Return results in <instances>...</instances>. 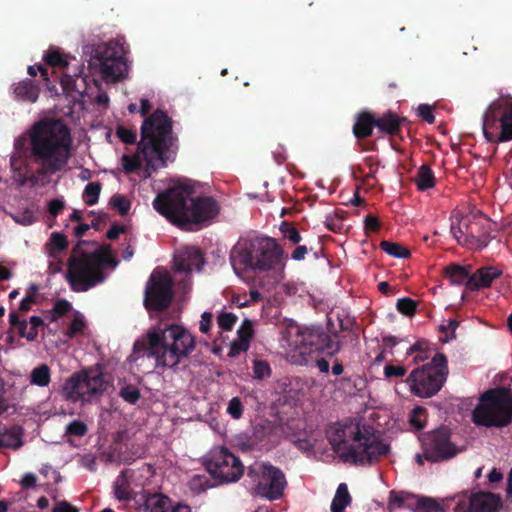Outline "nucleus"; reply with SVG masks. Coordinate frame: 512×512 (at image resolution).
<instances>
[{
	"label": "nucleus",
	"mask_w": 512,
	"mask_h": 512,
	"mask_svg": "<svg viewBox=\"0 0 512 512\" xmlns=\"http://www.w3.org/2000/svg\"><path fill=\"white\" fill-rule=\"evenodd\" d=\"M178 138L173 134V122L168 114L156 109L145 118L141 125V139L137 144L134 155H123L122 165L126 174L140 169L141 157L146 162L147 169L155 171L158 167H166L169 161H174L178 150Z\"/></svg>",
	"instance_id": "nucleus-1"
},
{
	"label": "nucleus",
	"mask_w": 512,
	"mask_h": 512,
	"mask_svg": "<svg viewBox=\"0 0 512 512\" xmlns=\"http://www.w3.org/2000/svg\"><path fill=\"white\" fill-rule=\"evenodd\" d=\"M29 138L32 160L40 167L28 180L36 185L40 176L56 174L67 166L72 137L70 128L62 119L43 118L33 124Z\"/></svg>",
	"instance_id": "nucleus-2"
},
{
	"label": "nucleus",
	"mask_w": 512,
	"mask_h": 512,
	"mask_svg": "<svg viewBox=\"0 0 512 512\" xmlns=\"http://www.w3.org/2000/svg\"><path fill=\"white\" fill-rule=\"evenodd\" d=\"M195 347L196 339L186 328L167 324L150 329L144 339L137 340L130 358L136 361L146 356L155 359L157 368L175 369Z\"/></svg>",
	"instance_id": "nucleus-3"
},
{
	"label": "nucleus",
	"mask_w": 512,
	"mask_h": 512,
	"mask_svg": "<svg viewBox=\"0 0 512 512\" xmlns=\"http://www.w3.org/2000/svg\"><path fill=\"white\" fill-rule=\"evenodd\" d=\"M192 189L178 185L158 194L154 209L177 226L186 230L199 229L209 224L219 213V205L209 196L191 197Z\"/></svg>",
	"instance_id": "nucleus-4"
},
{
	"label": "nucleus",
	"mask_w": 512,
	"mask_h": 512,
	"mask_svg": "<svg viewBox=\"0 0 512 512\" xmlns=\"http://www.w3.org/2000/svg\"><path fill=\"white\" fill-rule=\"evenodd\" d=\"M328 440L343 462L354 465L373 464L389 452L372 427L353 421L339 425Z\"/></svg>",
	"instance_id": "nucleus-5"
},
{
	"label": "nucleus",
	"mask_w": 512,
	"mask_h": 512,
	"mask_svg": "<svg viewBox=\"0 0 512 512\" xmlns=\"http://www.w3.org/2000/svg\"><path fill=\"white\" fill-rule=\"evenodd\" d=\"M230 260L235 272L247 269L282 272L286 266L283 248L276 239L268 236L256 237L245 246L234 248Z\"/></svg>",
	"instance_id": "nucleus-6"
},
{
	"label": "nucleus",
	"mask_w": 512,
	"mask_h": 512,
	"mask_svg": "<svg viewBox=\"0 0 512 512\" xmlns=\"http://www.w3.org/2000/svg\"><path fill=\"white\" fill-rule=\"evenodd\" d=\"M85 243L83 240L78 241L67 261L68 270L65 278L74 292L88 291L103 282V268L111 262L109 247H106L105 251L82 252L81 246Z\"/></svg>",
	"instance_id": "nucleus-7"
},
{
	"label": "nucleus",
	"mask_w": 512,
	"mask_h": 512,
	"mask_svg": "<svg viewBox=\"0 0 512 512\" xmlns=\"http://www.w3.org/2000/svg\"><path fill=\"white\" fill-rule=\"evenodd\" d=\"M472 421L486 428L508 427L512 423L511 384L484 391L472 411Z\"/></svg>",
	"instance_id": "nucleus-8"
},
{
	"label": "nucleus",
	"mask_w": 512,
	"mask_h": 512,
	"mask_svg": "<svg viewBox=\"0 0 512 512\" xmlns=\"http://www.w3.org/2000/svg\"><path fill=\"white\" fill-rule=\"evenodd\" d=\"M448 373L446 355L436 352L430 362L413 369L406 382L415 396L431 398L441 390L447 380Z\"/></svg>",
	"instance_id": "nucleus-9"
},
{
	"label": "nucleus",
	"mask_w": 512,
	"mask_h": 512,
	"mask_svg": "<svg viewBox=\"0 0 512 512\" xmlns=\"http://www.w3.org/2000/svg\"><path fill=\"white\" fill-rule=\"evenodd\" d=\"M496 224L482 214H473L451 224L450 231L457 242L469 249L482 250L495 237Z\"/></svg>",
	"instance_id": "nucleus-10"
},
{
	"label": "nucleus",
	"mask_w": 512,
	"mask_h": 512,
	"mask_svg": "<svg viewBox=\"0 0 512 512\" xmlns=\"http://www.w3.org/2000/svg\"><path fill=\"white\" fill-rule=\"evenodd\" d=\"M253 494L274 501L282 498L287 481L283 471L268 462H255L247 468Z\"/></svg>",
	"instance_id": "nucleus-11"
},
{
	"label": "nucleus",
	"mask_w": 512,
	"mask_h": 512,
	"mask_svg": "<svg viewBox=\"0 0 512 512\" xmlns=\"http://www.w3.org/2000/svg\"><path fill=\"white\" fill-rule=\"evenodd\" d=\"M482 131L491 143L512 140V104L504 106L501 101L492 102L483 115Z\"/></svg>",
	"instance_id": "nucleus-12"
},
{
	"label": "nucleus",
	"mask_w": 512,
	"mask_h": 512,
	"mask_svg": "<svg viewBox=\"0 0 512 512\" xmlns=\"http://www.w3.org/2000/svg\"><path fill=\"white\" fill-rule=\"evenodd\" d=\"M209 474L223 483L238 481L244 473V465L239 457L226 447H214L205 459Z\"/></svg>",
	"instance_id": "nucleus-13"
},
{
	"label": "nucleus",
	"mask_w": 512,
	"mask_h": 512,
	"mask_svg": "<svg viewBox=\"0 0 512 512\" xmlns=\"http://www.w3.org/2000/svg\"><path fill=\"white\" fill-rule=\"evenodd\" d=\"M94 58L99 62L100 73L106 82L114 83L125 78L127 73L125 52L117 41L97 45Z\"/></svg>",
	"instance_id": "nucleus-14"
},
{
	"label": "nucleus",
	"mask_w": 512,
	"mask_h": 512,
	"mask_svg": "<svg viewBox=\"0 0 512 512\" xmlns=\"http://www.w3.org/2000/svg\"><path fill=\"white\" fill-rule=\"evenodd\" d=\"M173 285L174 281L168 272L155 269L145 287V308L156 312L166 310L174 298Z\"/></svg>",
	"instance_id": "nucleus-15"
},
{
	"label": "nucleus",
	"mask_w": 512,
	"mask_h": 512,
	"mask_svg": "<svg viewBox=\"0 0 512 512\" xmlns=\"http://www.w3.org/2000/svg\"><path fill=\"white\" fill-rule=\"evenodd\" d=\"M420 440L424 459L431 463L447 461L460 452L451 441V432L447 427H439L424 433Z\"/></svg>",
	"instance_id": "nucleus-16"
},
{
	"label": "nucleus",
	"mask_w": 512,
	"mask_h": 512,
	"mask_svg": "<svg viewBox=\"0 0 512 512\" xmlns=\"http://www.w3.org/2000/svg\"><path fill=\"white\" fill-rule=\"evenodd\" d=\"M298 336L302 346L301 354L316 352L333 357L342 349V342L336 340L338 336L335 334L332 337L321 326L305 327L299 331Z\"/></svg>",
	"instance_id": "nucleus-17"
},
{
	"label": "nucleus",
	"mask_w": 512,
	"mask_h": 512,
	"mask_svg": "<svg viewBox=\"0 0 512 512\" xmlns=\"http://www.w3.org/2000/svg\"><path fill=\"white\" fill-rule=\"evenodd\" d=\"M8 318L10 330L16 332L19 337L25 338L28 342L36 341L39 331H43L46 327V323L41 317L33 315L27 321L15 310L10 311Z\"/></svg>",
	"instance_id": "nucleus-18"
},
{
	"label": "nucleus",
	"mask_w": 512,
	"mask_h": 512,
	"mask_svg": "<svg viewBox=\"0 0 512 512\" xmlns=\"http://www.w3.org/2000/svg\"><path fill=\"white\" fill-rule=\"evenodd\" d=\"M177 272L190 273L193 270L200 271L204 265L203 254L198 248L187 247L174 259Z\"/></svg>",
	"instance_id": "nucleus-19"
},
{
	"label": "nucleus",
	"mask_w": 512,
	"mask_h": 512,
	"mask_svg": "<svg viewBox=\"0 0 512 512\" xmlns=\"http://www.w3.org/2000/svg\"><path fill=\"white\" fill-rule=\"evenodd\" d=\"M82 379L83 385L86 395V401L90 400L93 397L101 396L108 387V381L105 378V375L94 369L83 370Z\"/></svg>",
	"instance_id": "nucleus-20"
},
{
	"label": "nucleus",
	"mask_w": 512,
	"mask_h": 512,
	"mask_svg": "<svg viewBox=\"0 0 512 512\" xmlns=\"http://www.w3.org/2000/svg\"><path fill=\"white\" fill-rule=\"evenodd\" d=\"M502 506L500 496L491 492L474 494L467 512H498Z\"/></svg>",
	"instance_id": "nucleus-21"
},
{
	"label": "nucleus",
	"mask_w": 512,
	"mask_h": 512,
	"mask_svg": "<svg viewBox=\"0 0 512 512\" xmlns=\"http://www.w3.org/2000/svg\"><path fill=\"white\" fill-rule=\"evenodd\" d=\"M502 275V270L496 266H484L478 268L470 279V291H479L489 288L495 279Z\"/></svg>",
	"instance_id": "nucleus-22"
},
{
	"label": "nucleus",
	"mask_w": 512,
	"mask_h": 512,
	"mask_svg": "<svg viewBox=\"0 0 512 512\" xmlns=\"http://www.w3.org/2000/svg\"><path fill=\"white\" fill-rule=\"evenodd\" d=\"M62 393L64 398L68 401L78 402L86 401V395L83 385L82 373H75L66 379Z\"/></svg>",
	"instance_id": "nucleus-23"
},
{
	"label": "nucleus",
	"mask_w": 512,
	"mask_h": 512,
	"mask_svg": "<svg viewBox=\"0 0 512 512\" xmlns=\"http://www.w3.org/2000/svg\"><path fill=\"white\" fill-rule=\"evenodd\" d=\"M404 121H406L405 118L389 110L380 116H376V128L381 133L396 136L400 133Z\"/></svg>",
	"instance_id": "nucleus-24"
},
{
	"label": "nucleus",
	"mask_w": 512,
	"mask_h": 512,
	"mask_svg": "<svg viewBox=\"0 0 512 512\" xmlns=\"http://www.w3.org/2000/svg\"><path fill=\"white\" fill-rule=\"evenodd\" d=\"M376 115L369 111L360 112L353 125V134L356 139L362 140L372 135L376 128Z\"/></svg>",
	"instance_id": "nucleus-25"
},
{
	"label": "nucleus",
	"mask_w": 512,
	"mask_h": 512,
	"mask_svg": "<svg viewBox=\"0 0 512 512\" xmlns=\"http://www.w3.org/2000/svg\"><path fill=\"white\" fill-rule=\"evenodd\" d=\"M39 87L31 80L24 79L13 87V94L17 101L34 103L39 97Z\"/></svg>",
	"instance_id": "nucleus-26"
},
{
	"label": "nucleus",
	"mask_w": 512,
	"mask_h": 512,
	"mask_svg": "<svg viewBox=\"0 0 512 512\" xmlns=\"http://www.w3.org/2000/svg\"><path fill=\"white\" fill-rule=\"evenodd\" d=\"M142 509L144 512H169L171 499L162 493L145 494Z\"/></svg>",
	"instance_id": "nucleus-27"
},
{
	"label": "nucleus",
	"mask_w": 512,
	"mask_h": 512,
	"mask_svg": "<svg viewBox=\"0 0 512 512\" xmlns=\"http://www.w3.org/2000/svg\"><path fill=\"white\" fill-rule=\"evenodd\" d=\"M237 342H234L231 346L233 353L246 352L250 347V341L254 335L253 322L250 319H244L238 331Z\"/></svg>",
	"instance_id": "nucleus-28"
},
{
	"label": "nucleus",
	"mask_w": 512,
	"mask_h": 512,
	"mask_svg": "<svg viewBox=\"0 0 512 512\" xmlns=\"http://www.w3.org/2000/svg\"><path fill=\"white\" fill-rule=\"evenodd\" d=\"M470 266H461L459 264H451L445 269V276L454 285L464 284L466 289L470 290Z\"/></svg>",
	"instance_id": "nucleus-29"
},
{
	"label": "nucleus",
	"mask_w": 512,
	"mask_h": 512,
	"mask_svg": "<svg viewBox=\"0 0 512 512\" xmlns=\"http://www.w3.org/2000/svg\"><path fill=\"white\" fill-rule=\"evenodd\" d=\"M23 434L24 429L21 426L14 425L10 428L3 429V448H9L13 450H17L23 446Z\"/></svg>",
	"instance_id": "nucleus-30"
},
{
	"label": "nucleus",
	"mask_w": 512,
	"mask_h": 512,
	"mask_svg": "<svg viewBox=\"0 0 512 512\" xmlns=\"http://www.w3.org/2000/svg\"><path fill=\"white\" fill-rule=\"evenodd\" d=\"M68 248L67 237L63 233L53 232L45 244V251L51 258L58 259L60 254Z\"/></svg>",
	"instance_id": "nucleus-31"
},
{
	"label": "nucleus",
	"mask_w": 512,
	"mask_h": 512,
	"mask_svg": "<svg viewBox=\"0 0 512 512\" xmlns=\"http://www.w3.org/2000/svg\"><path fill=\"white\" fill-rule=\"evenodd\" d=\"M350 503L351 496L347 485L345 483L339 484L330 506L331 512H344Z\"/></svg>",
	"instance_id": "nucleus-32"
},
{
	"label": "nucleus",
	"mask_w": 512,
	"mask_h": 512,
	"mask_svg": "<svg viewBox=\"0 0 512 512\" xmlns=\"http://www.w3.org/2000/svg\"><path fill=\"white\" fill-rule=\"evenodd\" d=\"M415 183L417 189L420 191H426L435 186V175L428 165H422L419 167L415 178Z\"/></svg>",
	"instance_id": "nucleus-33"
},
{
	"label": "nucleus",
	"mask_w": 512,
	"mask_h": 512,
	"mask_svg": "<svg viewBox=\"0 0 512 512\" xmlns=\"http://www.w3.org/2000/svg\"><path fill=\"white\" fill-rule=\"evenodd\" d=\"M128 470L122 471L117 477L114 484V494L119 501H130L131 500V489L130 483L127 479Z\"/></svg>",
	"instance_id": "nucleus-34"
},
{
	"label": "nucleus",
	"mask_w": 512,
	"mask_h": 512,
	"mask_svg": "<svg viewBox=\"0 0 512 512\" xmlns=\"http://www.w3.org/2000/svg\"><path fill=\"white\" fill-rule=\"evenodd\" d=\"M416 496L407 493L404 491H394L392 490L389 495V501L387 505V509L389 512H392L395 508H401L403 506L412 507V503H410V500H415Z\"/></svg>",
	"instance_id": "nucleus-35"
},
{
	"label": "nucleus",
	"mask_w": 512,
	"mask_h": 512,
	"mask_svg": "<svg viewBox=\"0 0 512 512\" xmlns=\"http://www.w3.org/2000/svg\"><path fill=\"white\" fill-rule=\"evenodd\" d=\"M51 381V370L47 364H40L30 373V383L39 387H47Z\"/></svg>",
	"instance_id": "nucleus-36"
},
{
	"label": "nucleus",
	"mask_w": 512,
	"mask_h": 512,
	"mask_svg": "<svg viewBox=\"0 0 512 512\" xmlns=\"http://www.w3.org/2000/svg\"><path fill=\"white\" fill-rule=\"evenodd\" d=\"M380 248L390 256L395 258H408L410 251L403 245L392 241H381Z\"/></svg>",
	"instance_id": "nucleus-37"
},
{
	"label": "nucleus",
	"mask_w": 512,
	"mask_h": 512,
	"mask_svg": "<svg viewBox=\"0 0 512 512\" xmlns=\"http://www.w3.org/2000/svg\"><path fill=\"white\" fill-rule=\"evenodd\" d=\"M414 505L418 512H444L441 506L429 497L416 496Z\"/></svg>",
	"instance_id": "nucleus-38"
},
{
	"label": "nucleus",
	"mask_w": 512,
	"mask_h": 512,
	"mask_svg": "<svg viewBox=\"0 0 512 512\" xmlns=\"http://www.w3.org/2000/svg\"><path fill=\"white\" fill-rule=\"evenodd\" d=\"M427 421V410L422 406H416L412 409L409 417V423L416 430H422Z\"/></svg>",
	"instance_id": "nucleus-39"
},
{
	"label": "nucleus",
	"mask_w": 512,
	"mask_h": 512,
	"mask_svg": "<svg viewBox=\"0 0 512 512\" xmlns=\"http://www.w3.org/2000/svg\"><path fill=\"white\" fill-rule=\"evenodd\" d=\"M101 188L100 182L88 183L83 193L84 202L89 206L95 205L98 202Z\"/></svg>",
	"instance_id": "nucleus-40"
},
{
	"label": "nucleus",
	"mask_w": 512,
	"mask_h": 512,
	"mask_svg": "<svg viewBox=\"0 0 512 512\" xmlns=\"http://www.w3.org/2000/svg\"><path fill=\"white\" fill-rule=\"evenodd\" d=\"M72 309V305L66 299H59L55 302L52 310L50 311V322H55L59 318L66 316L70 310Z\"/></svg>",
	"instance_id": "nucleus-41"
},
{
	"label": "nucleus",
	"mask_w": 512,
	"mask_h": 512,
	"mask_svg": "<svg viewBox=\"0 0 512 512\" xmlns=\"http://www.w3.org/2000/svg\"><path fill=\"white\" fill-rule=\"evenodd\" d=\"M110 206L117 210L120 215L124 216L127 215L130 208H131V202L129 199L121 194H115L111 197L109 201Z\"/></svg>",
	"instance_id": "nucleus-42"
},
{
	"label": "nucleus",
	"mask_w": 512,
	"mask_h": 512,
	"mask_svg": "<svg viewBox=\"0 0 512 512\" xmlns=\"http://www.w3.org/2000/svg\"><path fill=\"white\" fill-rule=\"evenodd\" d=\"M39 287L37 284H30L27 289L26 296L22 299L19 306L20 312H28L31 309V305L36 303V296L38 294Z\"/></svg>",
	"instance_id": "nucleus-43"
},
{
	"label": "nucleus",
	"mask_w": 512,
	"mask_h": 512,
	"mask_svg": "<svg viewBox=\"0 0 512 512\" xmlns=\"http://www.w3.org/2000/svg\"><path fill=\"white\" fill-rule=\"evenodd\" d=\"M119 396L129 404H135L141 397L139 389L132 384H125L119 390Z\"/></svg>",
	"instance_id": "nucleus-44"
},
{
	"label": "nucleus",
	"mask_w": 512,
	"mask_h": 512,
	"mask_svg": "<svg viewBox=\"0 0 512 512\" xmlns=\"http://www.w3.org/2000/svg\"><path fill=\"white\" fill-rule=\"evenodd\" d=\"M44 60L52 67L64 69L69 65L68 60L57 50H49L45 55Z\"/></svg>",
	"instance_id": "nucleus-45"
},
{
	"label": "nucleus",
	"mask_w": 512,
	"mask_h": 512,
	"mask_svg": "<svg viewBox=\"0 0 512 512\" xmlns=\"http://www.w3.org/2000/svg\"><path fill=\"white\" fill-rule=\"evenodd\" d=\"M396 308L401 314L411 317L416 313L417 302L408 297L400 298L396 303Z\"/></svg>",
	"instance_id": "nucleus-46"
},
{
	"label": "nucleus",
	"mask_w": 512,
	"mask_h": 512,
	"mask_svg": "<svg viewBox=\"0 0 512 512\" xmlns=\"http://www.w3.org/2000/svg\"><path fill=\"white\" fill-rule=\"evenodd\" d=\"M280 231L284 237L288 239L292 244H299L302 240L300 232L295 226L288 222H283L280 226Z\"/></svg>",
	"instance_id": "nucleus-47"
},
{
	"label": "nucleus",
	"mask_w": 512,
	"mask_h": 512,
	"mask_svg": "<svg viewBox=\"0 0 512 512\" xmlns=\"http://www.w3.org/2000/svg\"><path fill=\"white\" fill-rule=\"evenodd\" d=\"M190 489L195 493L206 491L210 485V480L205 475H194L189 481Z\"/></svg>",
	"instance_id": "nucleus-48"
},
{
	"label": "nucleus",
	"mask_w": 512,
	"mask_h": 512,
	"mask_svg": "<svg viewBox=\"0 0 512 512\" xmlns=\"http://www.w3.org/2000/svg\"><path fill=\"white\" fill-rule=\"evenodd\" d=\"M273 426L270 422L266 421L263 424H257L254 427V437L259 442L269 441L270 435L273 432Z\"/></svg>",
	"instance_id": "nucleus-49"
},
{
	"label": "nucleus",
	"mask_w": 512,
	"mask_h": 512,
	"mask_svg": "<svg viewBox=\"0 0 512 512\" xmlns=\"http://www.w3.org/2000/svg\"><path fill=\"white\" fill-rule=\"evenodd\" d=\"M88 431L87 425L80 420H73L65 429V433L69 436L83 437Z\"/></svg>",
	"instance_id": "nucleus-50"
},
{
	"label": "nucleus",
	"mask_w": 512,
	"mask_h": 512,
	"mask_svg": "<svg viewBox=\"0 0 512 512\" xmlns=\"http://www.w3.org/2000/svg\"><path fill=\"white\" fill-rule=\"evenodd\" d=\"M237 320L238 317L231 312H223L217 318L219 327L224 331H231Z\"/></svg>",
	"instance_id": "nucleus-51"
},
{
	"label": "nucleus",
	"mask_w": 512,
	"mask_h": 512,
	"mask_svg": "<svg viewBox=\"0 0 512 512\" xmlns=\"http://www.w3.org/2000/svg\"><path fill=\"white\" fill-rule=\"evenodd\" d=\"M253 374L256 379L262 380L270 376L271 368L266 361L255 360L253 364Z\"/></svg>",
	"instance_id": "nucleus-52"
},
{
	"label": "nucleus",
	"mask_w": 512,
	"mask_h": 512,
	"mask_svg": "<svg viewBox=\"0 0 512 512\" xmlns=\"http://www.w3.org/2000/svg\"><path fill=\"white\" fill-rule=\"evenodd\" d=\"M227 413L236 420L243 416V404L239 397H233L228 402Z\"/></svg>",
	"instance_id": "nucleus-53"
},
{
	"label": "nucleus",
	"mask_w": 512,
	"mask_h": 512,
	"mask_svg": "<svg viewBox=\"0 0 512 512\" xmlns=\"http://www.w3.org/2000/svg\"><path fill=\"white\" fill-rule=\"evenodd\" d=\"M458 326L459 322L455 319H449L446 324L440 326L441 331L445 333L443 342H448L456 338L455 331Z\"/></svg>",
	"instance_id": "nucleus-54"
},
{
	"label": "nucleus",
	"mask_w": 512,
	"mask_h": 512,
	"mask_svg": "<svg viewBox=\"0 0 512 512\" xmlns=\"http://www.w3.org/2000/svg\"><path fill=\"white\" fill-rule=\"evenodd\" d=\"M117 136L125 144H134L136 142V131L128 129L124 126H119L116 130Z\"/></svg>",
	"instance_id": "nucleus-55"
},
{
	"label": "nucleus",
	"mask_w": 512,
	"mask_h": 512,
	"mask_svg": "<svg viewBox=\"0 0 512 512\" xmlns=\"http://www.w3.org/2000/svg\"><path fill=\"white\" fill-rule=\"evenodd\" d=\"M84 328H85L84 321L79 317H75L69 324V327L66 331V336L68 338H74L75 336L81 334L83 332Z\"/></svg>",
	"instance_id": "nucleus-56"
},
{
	"label": "nucleus",
	"mask_w": 512,
	"mask_h": 512,
	"mask_svg": "<svg viewBox=\"0 0 512 512\" xmlns=\"http://www.w3.org/2000/svg\"><path fill=\"white\" fill-rule=\"evenodd\" d=\"M417 115L429 124L435 122V116L429 104H420L417 108Z\"/></svg>",
	"instance_id": "nucleus-57"
},
{
	"label": "nucleus",
	"mask_w": 512,
	"mask_h": 512,
	"mask_svg": "<svg viewBox=\"0 0 512 512\" xmlns=\"http://www.w3.org/2000/svg\"><path fill=\"white\" fill-rule=\"evenodd\" d=\"M405 374L406 369L403 366L386 365L384 368L386 378L403 377Z\"/></svg>",
	"instance_id": "nucleus-58"
},
{
	"label": "nucleus",
	"mask_w": 512,
	"mask_h": 512,
	"mask_svg": "<svg viewBox=\"0 0 512 512\" xmlns=\"http://www.w3.org/2000/svg\"><path fill=\"white\" fill-rule=\"evenodd\" d=\"M28 74L32 77H35L37 75V73L39 72L42 79L46 82V84L48 85L49 83V74H48V69L39 64V65H32V66H29L28 67Z\"/></svg>",
	"instance_id": "nucleus-59"
},
{
	"label": "nucleus",
	"mask_w": 512,
	"mask_h": 512,
	"mask_svg": "<svg viewBox=\"0 0 512 512\" xmlns=\"http://www.w3.org/2000/svg\"><path fill=\"white\" fill-rule=\"evenodd\" d=\"M65 208L64 201L60 199H53L48 204V212L51 216L56 217L59 215L63 209Z\"/></svg>",
	"instance_id": "nucleus-60"
},
{
	"label": "nucleus",
	"mask_w": 512,
	"mask_h": 512,
	"mask_svg": "<svg viewBox=\"0 0 512 512\" xmlns=\"http://www.w3.org/2000/svg\"><path fill=\"white\" fill-rule=\"evenodd\" d=\"M212 317V313L210 312L202 313L199 327L202 333L206 334L210 330L212 324Z\"/></svg>",
	"instance_id": "nucleus-61"
},
{
	"label": "nucleus",
	"mask_w": 512,
	"mask_h": 512,
	"mask_svg": "<svg viewBox=\"0 0 512 512\" xmlns=\"http://www.w3.org/2000/svg\"><path fill=\"white\" fill-rule=\"evenodd\" d=\"M365 230L367 231H378L380 228V222L377 217L373 215H367L364 220Z\"/></svg>",
	"instance_id": "nucleus-62"
},
{
	"label": "nucleus",
	"mask_w": 512,
	"mask_h": 512,
	"mask_svg": "<svg viewBox=\"0 0 512 512\" xmlns=\"http://www.w3.org/2000/svg\"><path fill=\"white\" fill-rule=\"evenodd\" d=\"M126 230L125 226H121L117 223L111 225L110 229L107 231V238L110 240H115L119 237L121 233H124Z\"/></svg>",
	"instance_id": "nucleus-63"
},
{
	"label": "nucleus",
	"mask_w": 512,
	"mask_h": 512,
	"mask_svg": "<svg viewBox=\"0 0 512 512\" xmlns=\"http://www.w3.org/2000/svg\"><path fill=\"white\" fill-rule=\"evenodd\" d=\"M53 512H79L76 507L71 505L69 502L63 500L56 503L53 508Z\"/></svg>",
	"instance_id": "nucleus-64"
}]
</instances>
